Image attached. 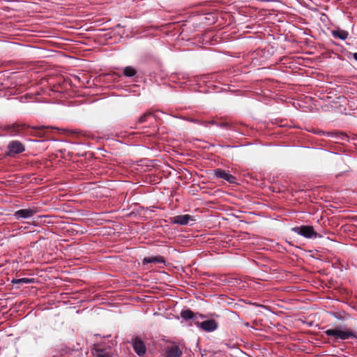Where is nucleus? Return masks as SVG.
I'll list each match as a JSON object with an SVG mask.
<instances>
[{"label": "nucleus", "mask_w": 357, "mask_h": 357, "mask_svg": "<svg viewBox=\"0 0 357 357\" xmlns=\"http://www.w3.org/2000/svg\"><path fill=\"white\" fill-rule=\"evenodd\" d=\"M328 336H332L336 339L346 340L350 337H355L356 335L354 332L350 330H342L341 327H336L335 328L328 329L325 331Z\"/></svg>", "instance_id": "1"}, {"label": "nucleus", "mask_w": 357, "mask_h": 357, "mask_svg": "<svg viewBox=\"0 0 357 357\" xmlns=\"http://www.w3.org/2000/svg\"><path fill=\"white\" fill-rule=\"evenodd\" d=\"M291 231L306 238H317L321 237V235H319L314 231L313 227L310 225L294 227L291 228Z\"/></svg>", "instance_id": "2"}, {"label": "nucleus", "mask_w": 357, "mask_h": 357, "mask_svg": "<svg viewBox=\"0 0 357 357\" xmlns=\"http://www.w3.org/2000/svg\"><path fill=\"white\" fill-rule=\"evenodd\" d=\"M38 208L31 206L28 208H23L15 211L13 216L16 220L29 219L38 212Z\"/></svg>", "instance_id": "3"}, {"label": "nucleus", "mask_w": 357, "mask_h": 357, "mask_svg": "<svg viewBox=\"0 0 357 357\" xmlns=\"http://www.w3.org/2000/svg\"><path fill=\"white\" fill-rule=\"evenodd\" d=\"M195 325L204 331L208 333L215 331L218 327V322L214 319H208L202 322L197 321Z\"/></svg>", "instance_id": "4"}, {"label": "nucleus", "mask_w": 357, "mask_h": 357, "mask_svg": "<svg viewBox=\"0 0 357 357\" xmlns=\"http://www.w3.org/2000/svg\"><path fill=\"white\" fill-rule=\"evenodd\" d=\"M9 155L21 153L25 151L24 146L17 140L11 141L8 145Z\"/></svg>", "instance_id": "5"}, {"label": "nucleus", "mask_w": 357, "mask_h": 357, "mask_svg": "<svg viewBox=\"0 0 357 357\" xmlns=\"http://www.w3.org/2000/svg\"><path fill=\"white\" fill-rule=\"evenodd\" d=\"M190 221H195L190 215H179L171 218V223L180 225H186Z\"/></svg>", "instance_id": "6"}, {"label": "nucleus", "mask_w": 357, "mask_h": 357, "mask_svg": "<svg viewBox=\"0 0 357 357\" xmlns=\"http://www.w3.org/2000/svg\"><path fill=\"white\" fill-rule=\"evenodd\" d=\"M214 176L217 178H222L225 181H228L230 183H233L235 182L236 178L229 174V172H227L222 169H216L214 170Z\"/></svg>", "instance_id": "7"}, {"label": "nucleus", "mask_w": 357, "mask_h": 357, "mask_svg": "<svg viewBox=\"0 0 357 357\" xmlns=\"http://www.w3.org/2000/svg\"><path fill=\"white\" fill-rule=\"evenodd\" d=\"M132 344L136 354L142 356L146 353V347L143 341L136 337L132 340Z\"/></svg>", "instance_id": "8"}, {"label": "nucleus", "mask_w": 357, "mask_h": 357, "mask_svg": "<svg viewBox=\"0 0 357 357\" xmlns=\"http://www.w3.org/2000/svg\"><path fill=\"white\" fill-rule=\"evenodd\" d=\"M182 354V350L177 345L169 347L166 350V357H180Z\"/></svg>", "instance_id": "9"}, {"label": "nucleus", "mask_w": 357, "mask_h": 357, "mask_svg": "<svg viewBox=\"0 0 357 357\" xmlns=\"http://www.w3.org/2000/svg\"><path fill=\"white\" fill-rule=\"evenodd\" d=\"M164 259L162 257H149L142 260V264L145 265L149 263H164Z\"/></svg>", "instance_id": "10"}, {"label": "nucleus", "mask_w": 357, "mask_h": 357, "mask_svg": "<svg viewBox=\"0 0 357 357\" xmlns=\"http://www.w3.org/2000/svg\"><path fill=\"white\" fill-rule=\"evenodd\" d=\"M195 314L190 309L183 310L181 312V317L185 321L195 318Z\"/></svg>", "instance_id": "11"}, {"label": "nucleus", "mask_w": 357, "mask_h": 357, "mask_svg": "<svg viewBox=\"0 0 357 357\" xmlns=\"http://www.w3.org/2000/svg\"><path fill=\"white\" fill-rule=\"evenodd\" d=\"M332 35L335 38H338L340 40H344L348 38L349 33L347 31L339 29L333 31Z\"/></svg>", "instance_id": "12"}, {"label": "nucleus", "mask_w": 357, "mask_h": 357, "mask_svg": "<svg viewBox=\"0 0 357 357\" xmlns=\"http://www.w3.org/2000/svg\"><path fill=\"white\" fill-rule=\"evenodd\" d=\"M35 281L34 278H22L19 279H13L11 282L13 284H33Z\"/></svg>", "instance_id": "13"}, {"label": "nucleus", "mask_w": 357, "mask_h": 357, "mask_svg": "<svg viewBox=\"0 0 357 357\" xmlns=\"http://www.w3.org/2000/svg\"><path fill=\"white\" fill-rule=\"evenodd\" d=\"M137 74L136 70L132 66H126L123 69V75L128 77H132Z\"/></svg>", "instance_id": "14"}, {"label": "nucleus", "mask_w": 357, "mask_h": 357, "mask_svg": "<svg viewBox=\"0 0 357 357\" xmlns=\"http://www.w3.org/2000/svg\"><path fill=\"white\" fill-rule=\"evenodd\" d=\"M326 135L328 136L334 137L337 139H341V140H347L348 139V137L347 135L343 133H333V132H327Z\"/></svg>", "instance_id": "15"}, {"label": "nucleus", "mask_w": 357, "mask_h": 357, "mask_svg": "<svg viewBox=\"0 0 357 357\" xmlns=\"http://www.w3.org/2000/svg\"><path fill=\"white\" fill-rule=\"evenodd\" d=\"M151 116H153L151 112H146L139 118L138 122L139 123H143L147 121L148 118Z\"/></svg>", "instance_id": "16"}, {"label": "nucleus", "mask_w": 357, "mask_h": 357, "mask_svg": "<svg viewBox=\"0 0 357 357\" xmlns=\"http://www.w3.org/2000/svg\"><path fill=\"white\" fill-rule=\"evenodd\" d=\"M96 356V357H109L107 354L103 350H97Z\"/></svg>", "instance_id": "17"}, {"label": "nucleus", "mask_w": 357, "mask_h": 357, "mask_svg": "<svg viewBox=\"0 0 357 357\" xmlns=\"http://www.w3.org/2000/svg\"><path fill=\"white\" fill-rule=\"evenodd\" d=\"M217 124H218V123L215 122L213 120L202 122V125L204 126L205 127H208L210 125H215L217 126Z\"/></svg>", "instance_id": "18"}, {"label": "nucleus", "mask_w": 357, "mask_h": 357, "mask_svg": "<svg viewBox=\"0 0 357 357\" xmlns=\"http://www.w3.org/2000/svg\"><path fill=\"white\" fill-rule=\"evenodd\" d=\"M217 126L222 128H227L229 127V124L227 122H224L217 124Z\"/></svg>", "instance_id": "19"}, {"label": "nucleus", "mask_w": 357, "mask_h": 357, "mask_svg": "<svg viewBox=\"0 0 357 357\" xmlns=\"http://www.w3.org/2000/svg\"><path fill=\"white\" fill-rule=\"evenodd\" d=\"M333 316L338 320L344 319V317L340 313L337 312L333 313Z\"/></svg>", "instance_id": "20"}, {"label": "nucleus", "mask_w": 357, "mask_h": 357, "mask_svg": "<svg viewBox=\"0 0 357 357\" xmlns=\"http://www.w3.org/2000/svg\"><path fill=\"white\" fill-rule=\"evenodd\" d=\"M189 121L195 123H200L202 125V122H203L202 121H199L196 119H189Z\"/></svg>", "instance_id": "21"}, {"label": "nucleus", "mask_w": 357, "mask_h": 357, "mask_svg": "<svg viewBox=\"0 0 357 357\" xmlns=\"http://www.w3.org/2000/svg\"><path fill=\"white\" fill-rule=\"evenodd\" d=\"M353 57H354V59L357 61V52L354 53V54H353Z\"/></svg>", "instance_id": "22"}, {"label": "nucleus", "mask_w": 357, "mask_h": 357, "mask_svg": "<svg viewBox=\"0 0 357 357\" xmlns=\"http://www.w3.org/2000/svg\"><path fill=\"white\" fill-rule=\"evenodd\" d=\"M45 128V126H42L41 127H37L36 128Z\"/></svg>", "instance_id": "23"}, {"label": "nucleus", "mask_w": 357, "mask_h": 357, "mask_svg": "<svg viewBox=\"0 0 357 357\" xmlns=\"http://www.w3.org/2000/svg\"><path fill=\"white\" fill-rule=\"evenodd\" d=\"M199 316L200 317H202V318H203V317H204V316H203L202 314H199Z\"/></svg>", "instance_id": "24"}]
</instances>
